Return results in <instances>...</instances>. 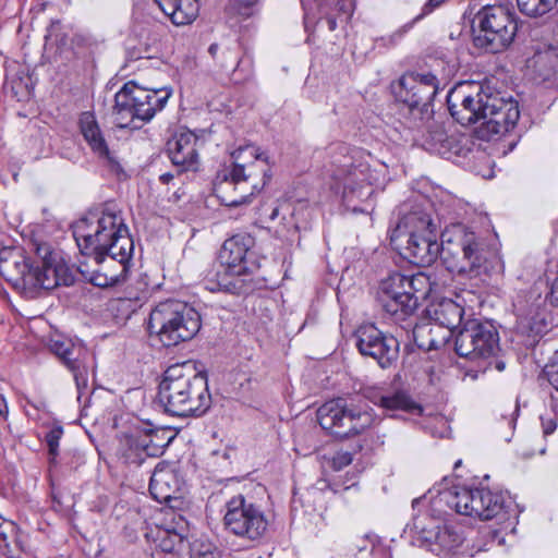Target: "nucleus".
I'll return each mask as SVG.
<instances>
[{
    "mask_svg": "<svg viewBox=\"0 0 558 558\" xmlns=\"http://www.w3.org/2000/svg\"><path fill=\"white\" fill-rule=\"evenodd\" d=\"M353 461V453L349 450L340 449L331 458L330 464L335 471H340L351 464Z\"/></svg>",
    "mask_w": 558,
    "mask_h": 558,
    "instance_id": "obj_42",
    "label": "nucleus"
},
{
    "mask_svg": "<svg viewBox=\"0 0 558 558\" xmlns=\"http://www.w3.org/2000/svg\"><path fill=\"white\" fill-rule=\"evenodd\" d=\"M527 68L533 71L537 83L555 84L558 81V45L538 48L529 60Z\"/></svg>",
    "mask_w": 558,
    "mask_h": 558,
    "instance_id": "obj_25",
    "label": "nucleus"
},
{
    "mask_svg": "<svg viewBox=\"0 0 558 558\" xmlns=\"http://www.w3.org/2000/svg\"><path fill=\"white\" fill-rule=\"evenodd\" d=\"M428 313L440 326L453 329L461 323L464 310L451 299H444L432 305Z\"/></svg>",
    "mask_w": 558,
    "mask_h": 558,
    "instance_id": "obj_32",
    "label": "nucleus"
},
{
    "mask_svg": "<svg viewBox=\"0 0 558 558\" xmlns=\"http://www.w3.org/2000/svg\"><path fill=\"white\" fill-rule=\"evenodd\" d=\"M63 435V428L60 425L53 426L45 436L49 454L54 458L58 454L59 441Z\"/></svg>",
    "mask_w": 558,
    "mask_h": 558,
    "instance_id": "obj_41",
    "label": "nucleus"
},
{
    "mask_svg": "<svg viewBox=\"0 0 558 558\" xmlns=\"http://www.w3.org/2000/svg\"><path fill=\"white\" fill-rule=\"evenodd\" d=\"M317 420L323 429L339 437L360 434L373 424L369 412L348 405L343 399L329 400L320 405Z\"/></svg>",
    "mask_w": 558,
    "mask_h": 558,
    "instance_id": "obj_10",
    "label": "nucleus"
},
{
    "mask_svg": "<svg viewBox=\"0 0 558 558\" xmlns=\"http://www.w3.org/2000/svg\"><path fill=\"white\" fill-rule=\"evenodd\" d=\"M310 24H311L310 14L307 12H305V14H304V25H305L306 29H308Z\"/></svg>",
    "mask_w": 558,
    "mask_h": 558,
    "instance_id": "obj_56",
    "label": "nucleus"
},
{
    "mask_svg": "<svg viewBox=\"0 0 558 558\" xmlns=\"http://www.w3.org/2000/svg\"><path fill=\"white\" fill-rule=\"evenodd\" d=\"M439 82L430 72L403 74L395 87L397 98L409 106L411 110L428 113L430 101L436 96Z\"/></svg>",
    "mask_w": 558,
    "mask_h": 558,
    "instance_id": "obj_13",
    "label": "nucleus"
},
{
    "mask_svg": "<svg viewBox=\"0 0 558 558\" xmlns=\"http://www.w3.org/2000/svg\"><path fill=\"white\" fill-rule=\"evenodd\" d=\"M242 274L232 272L220 260L208 268L203 278V286L210 292L239 294L243 290Z\"/></svg>",
    "mask_w": 558,
    "mask_h": 558,
    "instance_id": "obj_26",
    "label": "nucleus"
},
{
    "mask_svg": "<svg viewBox=\"0 0 558 558\" xmlns=\"http://www.w3.org/2000/svg\"><path fill=\"white\" fill-rule=\"evenodd\" d=\"M201 329V315L189 304L167 300L150 312L147 330L166 347L177 345L193 339Z\"/></svg>",
    "mask_w": 558,
    "mask_h": 558,
    "instance_id": "obj_6",
    "label": "nucleus"
},
{
    "mask_svg": "<svg viewBox=\"0 0 558 558\" xmlns=\"http://www.w3.org/2000/svg\"><path fill=\"white\" fill-rule=\"evenodd\" d=\"M225 509L223 523L233 535L255 542L266 534L268 521L265 513L244 496L232 497L227 501Z\"/></svg>",
    "mask_w": 558,
    "mask_h": 558,
    "instance_id": "obj_11",
    "label": "nucleus"
},
{
    "mask_svg": "<svg viewBox=\"0 0 558 558\" xmlns=\"http://www.w3.org/2000/svg\"><path fill=\"white\" fill-rule=\"evenodd\" d=\"M549 301L554 306L558 307V278L554 281L551 286Z\"/></svg>",
    "mask_w": 558,
    "mask_h": 558,
    "instance_id": "obj_49",
    "label": "nucleus"
},
{
    "mask_svg": "<svg viewBox=\"0 0 558 558\" xmlns=\"http://www.w3.org/2000/svg\"><path fill=\"white\" fill-rule=\"evenodd\" d=\"M426 500L430 507V515L438 521L442 520L449 510L481 520L505 518L511 505L502 493L466 486H452L437 490V494L430 490L429 496L414 499L413 507Z\"/></svg>",
    "mask_w": 558,
    "mask_h": 558,
    "instance_id": "obj_5",
    "label": "nucleus"
},
{
    "mask_svg": "<svg viewBox=\"0 0 558 558\" xmlns=\"http://www.w3.org/2000/svg\"><path fill=\"white\" fill-rule=\"evenodd\" d=\"M158 400L172 415H202L211 403L207 377L192 361L171 365L159 384Z\"/></svg>",
    "mask_w": 558,
    "mask_h": 558,
    "instance_id": "obj_4",
    "label": "nucleus"
},
{
    "mask_svg": "<svg viewBox=\"0 0 558 558\" xmlns=\"http://www.w3.org/2000/svg\"><path fill=\"white\" fill-rule=\"evenodd\" d=\"M198 137L191 131H179L167 142V151L179 172L198 171Z\"/></svg>",
    "mask_w": 558,
    "mask_h": 558,
    "instance_id": "obj_21",
    "label": "nucleus"
},
{
    "mask_svg": "<svg viewBox=\"0 0 558 558\" xmlns=\"http://www.w3.org/2000/svg\"><path fill=\"white\" fill-rule=\"evenodd\" d=\"M361 542L363 543L362 545L361 544H356L353 548H351V550H353V549H356L359 551L363 550L365 548V539L362 538Z\"/></svg>",
    "mask_w": 558,
    "mask_h": 558,
    "instance_id": "obj_54",
    "label": "nucleus"
},
{
    "mask_svg": "<svg viewBox=\"0 0 558 558\" xmlns=\"http://www.w3.org/2000/svg\"><path fill=\"white\" fill-rule=\"evenodd\" d=\"M0 415L7 420L9 415V407L7 399L3 395H0Z\"/></svg>",
    "mask_w": 558,
    "mask_h": 558,
    "instance_id": "obj_50",
    "label": "nucleus"
},
{
    "mask_svg": "<svg viewBox=\"0 0 558 558\" xmlns=\"http://www.w3.org/2000/svg\"><path fill=\"white\" fill-rule=\"evenodd\" d=\"M191 558H223L222 553L215 546L202 544L199 548L195 549Z\"/></svg>",
    "mask_w": 558,
    "mask_h": 558,
    "instance_id": "obj_44",
    "label": "nucleus"
},
{
    "mask_svg": "<svg viewBox=\"0 0 558 558\" xmlns=\"http://www.w3.org/2000/svg\"><path fill=\"white\" fill-rule=\"evenodd\" d=\"M153 434L144 436L137 434H124L119 439L118 456L123 460L124 463L140 465L146 456L153 454L149 452L150 444L153 439L148 440V437Z\"/></svg>",
    "mask_w": 558,
    "mask_h": 558,
    "instance_id": "obj_28",
    "label": "nucleus"
},
{
    "mask_svg": "<svg viewBox=\"0 0 558 558\" xmlns=\"http://www.w3.org/2000/svg\"><path fill=\"white\" fill-rule=\"evenodd\" d=\"M404 282L403 274L392 272L379 282L377 290L378 303L396 319H403L415 312V298L409 294Z\"/></svg>",
    "mask_w": 558,
    "mask_h": 558,
    "instance_id": "obj_16",
    "label": "nucleus"
},
{
    "mask_svg": "<svg viewBox=\"0 0 558 558\" xmlns=\"http://www.w3.org/2000/svg\"><path fill=\"white\" fill-rule=\"evenodd\" d=\"M448 136L444 128L439 124L428 126V131L424 141V146L430 151L442 153V148H447Z\"/></svg>",
    "mask_w": 558,
    "mask_h": 558,
    "instance_id": "obj_39",
    "label": "nucleus"
},
{
    "mask_svg": "<svg viewBox=\"0 0 558 558\" xmlns=\"http://www.w3.org/2000/svg\"><path fill=\"white\" fill-rule=\"evenodd\" d=\"M497 367H498V369H502V368H504V365L498 364V366H497Z\"/></svg>",
    "mask_w": 558,
    "mask_h": 558,
    "instance_id": "obj_59",
    "label": "nucleus"
},
{
    "mask_svg": "<svg viewBox=\"0 0 558 558\" xmlns=\"http://www.w3.org/2000/svg\"><path fill=\"white\" fill-rule=\"evenodd\" d=\"M233 163V171L231 174H243L244 170L253 165L255 161L263 160L268 162V157L260 151L259 147L247 144L240 146L231 153Z\"/></svg>",
    "mask_w": 558,
    "mask_h": 558,
    "instance_id": "obj_34",
    "label": "nucleus"
},
{
    "mask_svg": "<svg viewBox=\"0 0 558 558\" xmlns=\"http://www.w3.org/2000/svg\"><path fill=\"white\" fill-rule=\"evenodd\" d=\"M51 351L73 374L80 393L88 387L89 352L81 344L70 341L51 340Z\"/></svg>",
    "mask_w": 558,
    "mask_h": 558,
    "instance_id": "obj_18",
    "label": "nucleus"
},
{
    "mask_svg": "<svg viewBox=\"0 0 558 558\" xmlns=\"http://www.w3.org/2000/svg\"><path fill=\"white\" fill-rule=\"evenodd\" d=\"M461 464V460H458L456 463H454V468L457 469L458 466H460Z\"/></svg>",
    "mask_w": 558,
    "mask_h": 558,
    "instance_id": "obj_58",
    "label": "nucleus"
},
{
    "mask_svg": "<svg viewBox=\"0 0 558 558\" xmlns=\"http://www.w3.org/2000/svg\"><path fill=\"white\" fill-rule=\"evenodd\" d=\"M279 215V208L278 207H274L271 209V213L269 214V219L270 220H275Z\"/></svg>",
    "mask_w": 558,
    "mask_h": 558,
    "instance_id": "obj_53",
    "label": "nucleus"
},
{
    "mask_svg": "<svg viewBox=\"0 0 558 558\" xmlns=\"http://www.w3.org/2000/svg\"><path fill=\"white\" fill-rule=\"evenodd\" d=\"M355 338L360 353L373 357L383 368L390 366L399 356L397 338L385 335L372 324L361 326Z\"/></svg>",
    "mask_w": 558,
    "mask_h": 558,
    "instance_id": "obj_15",
    "label": "nucleus"
},
{
    "mask_svg": "<svg viewBox=\"0 0 558 558\" xmlns=\"http://www.w3.org/2000/svg\"><path fill=\"white\" fill-rule=\"evenodd\" d=\"M161 513L160 524L156 526L155 531H150L148 536H151L156 547L161 551L172 553L182 544L186 534L187 522L171 507L163 509Z\"/></svg>",
    "mask_w": 558,
    "mask_h": 558,
    "instance_id": "obj_20",
    "label": "nucleus"
},
{
    "mask_svg": "<svg viewBox=\"0 0 558 558\" xmlns=\"http://www.w3.org/2000/svg\"><path fill=\"white\" fill-rule=\"evenodd\" d=\"M403 256L416 266H430L438 256L441 257V243L437 242L435 233L412 234L407 236Z\"/></svg>",
    "mask_w": 558,
    "mask_h": 558,
    "instance_id": "obj_24",
    "label": "nucleus"
},
{
    "mask_svg": "<svg viewBox=\"0 0 558 558\" xmlns=\"http://www.w3.org/2000/svg\"><path fill=\"white\" fill-rule=\"evenodd\" d=\"M446 0H427L422 9L421 12L411 20V22H414V25L425 19L427 15L433 13L436 9L440 8Z\"/></svg>",
    "mask_w": 558,
    "mask_h": 558,
    "instance_id": "obj_45",
    "label": "nucleus"
},
{
    "mask_svg": "<svg viewBox=\"0 0 558 558\" xmlns=\"http://www.w3.org/2000/svg\"><path fill=\"white\" fill-rule=\"evenodd\" d=\"M161 182L163 184H169L170 180L173 178V177H168V175H165V177H159Z\"/></svg>",
    "mask_w": 558,
    "mask_h": 558,
    "instance_id": "obj_57",
    "label": "nucleus"
},
{
    "mask_svg": "<svg viewBox=\"0 0 558 558\" xmlns=\"http://www.w3.org/2000/svg\"><path fill=\"white\" fill-rule=\"evenodd\" d=\"M558 0H517L519 10L531 17L543 16L553 11Z\"/></svg>",
    "mask_w": 558,
    "mask_h": 558,
    "instance_id": "obj_38",
    "label": "nucleus"
},
{
    "mask_svg": "<svg viewBox=\"0 0 558 558\" xmlns=\"http://www.w3.org/2000/svg\"><path fill=\"white\" fill-rule=\"evenodd\" d=\"M414 27V22H408L396 29L393 33L381 36L375 39V47L377 48H393L396 47L403 37Z\"/></svg>",
    "mask_w": 558,
    "mask_h": 558,
    "instance_id": "obj_40",
    "label": "nucleus"
},
{
    "mask_svg": "<svg viewBox=\"0 0 558 558\" xmlns=\"http://www.w3.org/2000/svg\"><path fill=\"white\" fill-rule=\"evenodd\" d=\"M329 5H335L340 13L345 15V19H349L354 9L353 0H332Z\"/></svg>",
    "mask_w": 558,
    "mask_h": 558,
    "instance_id": "obj_47",
    "label": "nucleus"
},
{
    "mask_svg": "<svg viewBox=\"0 0 558 558\" xmlns=\"http://www.w3.org/2000/svg\"><path fill=\"white\" fill-rule=\"evenodd\" d=\"M487 109L486 119L476 129L478 138L483 141H490L496 135L509 132L520 118L518 101L505 99L499 93L494 92Z\"/></svg>",
    "mask_w": 558,
    "mask_h": 558,
    "instance_id": "obj_14",
    "label": "nucleus"
},
{
    "mask_svg": "<svg viewBox=\"0 0 558 558\" xmlns=\"http://www.w3.org/2000/svg\"><path fill=\"white\" fill-rule=\"evenodd\" d=\"M549 328L548 314L545 308L532 305L526 313L521 314L517 320V329L521 335L533 338L545 333Z\"/></svg>",
    "mask_w": 558,
    "mask_h": 558,
    "instance_id": "obj_31",
    "label": "nucleus"
},
{
    "mask_svg": "<svg viewBox=\"0 0 558 558\" xmlns=\"http://www.w3.org/2000/svg\"><path fill=\"white\" fill-rule=\"evenodd\" d=\"M404 286L410 295L415 298V310L418 301L427 296L430 292L429 277L424 272H417L412 276L404 275Z\"/></svg>",
    "mask_w": 558,
    "mask_h": 558,
    "instance_id": "obj_37",
    "label": "nucleus"
},
{
    "mask_svg": "<svg viewBox=\"0 0 558 558\" xmlns=\"http://www.w3.org/2000/svg\"><path fill=\"white\" fill-rule=\"evenodd\" d=\"M424 517H417L414 520L416 530V541L420 546L435 555H447L453 551L461 544V536L448 526H441L439 522L432 521L425 524Z\"/></svg>",
    "mask_w": 558,
    "mask_h": 558,
    "instance_id": "obj_17",
    "label": "nucleus"
},
{
    "mask_svg": "<svg viewBox=\"0 0 558 558\" xmlns=\"http://www.w3.org/2000/svg\"><path fill=\"white\" fill-rule=\"evenodd\" d=\"M80 126L84 138L89 144L92 149L100 157L106 158L109 162L112 163L111 171L116 172V174H120V172L123 170L121 166L118 162H114L110 157L109 149L101 135L94 114L90 112H83L80 118Z\"/></svg>",
    "mask_w": 558,
    "mask_h": 558,
    "instance_id": "obj_29",
    "label": "nucleus"
},
{
    "mask_svg": "<svg viewBox=\"0 0 558 558\" xmlns=\"http://www.w3.org/2000/svg\"><path fill=\"white\" fill-rule=\"evenodd\" d=\"M475 21L478 32L473 38L474 45L489 53L506 50L518 32L517 14L509 3L483 7L475 15Z\"/></svg>",
    "mask_w": 558,
    "mask_h": 558,
    "instance_id": "obj_8",
    "label": "nucleus"
},
{
    "mask_svg": "<svg viewBox=\"0 0 558 558\" xmlns=\"http://www.w3.org/2000/svg\"><path fill=\"white\" fill-rule=\"evenodd\" d=\"M494 92L478 83H461L447 96V105L452 118L461 125L482 123L486 119Z\"/></svg>",
    "mask_w": 558,
    "mask_h": 558,
    "instance_id": "obj_9",
    "label": "nucleus"
},
{
    "mask_svg": "<svg viewBox=\"0 0 558 558\" xmlns=\"http://www.w3.org/2000/svg\"><path fill=\"white\" fill-rule=\"evenodd\" d=\"M27 404L34 407L36 410L45 409L46 404L44 401H39L37 403L31 401L29 399H26Z\"/></svg>",
    "mask_w": 558,
    "mask_h": 558,
    "instance_id": "obj_52",
    "label": "nucleus"
},
{
    "mask_svg": "<svg viewBox=\"0 0 558 558\" xmlns=\"http://www.w3.org/2000/svg\"><path fill=\"white\" fill-rule=\"evenodd\" d=\"M435 233V227L429 214L421 207L403 214L396 228L390 233V241L397 243L399 240L412 234Z\"/></svg>",
    "mask_w": 558,
    "mask_h": 558,
    "instance_id": "obj_27",
    "label": "nucleus"
},
{
    "mask_svg": "<svg viewBox=\"0 0 558 558\" xmlns=\"http://www.w3.org/2000/svg\"><path fill=\"white\" fill-rule=\"evenodd\" d=\"M73 236L83 255L93 258V269L80 271L95 287L108 288L125 280L134 253V241L120 211L109 207L89 211L73 227Z\"/></svg>",
    "mask_w": 558,
    "mask_h": 558,
    "instance_id": "obj_1",
    "label": "nucleus"
},
{
    "mask_svg": "<svg viewBox=\"0 0 558 558\" xmlns=\"http://www.w3.org/2000/svg\"><path fill=\"white\" fill-rule=\"evenodd\" d=\"M170 92L148 89L130 81L114 96L113 114L119 128L137 129L150 121L167 104Z\"/></svg>",
    "mask_w": 558,
    "mask_h": 558,
    "instance_id": "obj_7",
    "label": "nucleus"
},
{
    "mask_svg": "<svg viewBox=\"0 0 558 558\" xmlns=\"http://www.w3.org/2000/svg\"><path fill=\"white\" fill-rule=\"evenodd\" d=\"M441 259L451 274L476 278L502 269L494 250L484 240L461 223L452 225L441 234Z\"/></svg>",
    "mask_w": 558,
    "mask_h": 558,
    "instance_id": "obj_3",
    "label": "nucleus"
},
{
    "mask_svg": "<svg viewBox=\"0 0 558 558\" xmlns=\"http://www.w3.org/2000/svg\"><path fill=\"white\" fill-rule=\"evenodd\" d=\"M328 31L333 32L337 28V19L332 15H328L325 19Z\"/></svg>",
    "mask_w": 558,
    "mask_h": 558,
    "instance_id": "obj_51",
    "label": "nucleus"
},
{
    "mask_svg": "<svg viewBox=\"0 0 558 558\" xmlns=\"http://www.w3.org/2000/svg\"><path fill=\"white\" fill-rule=\"evenodd\" d=\"M545 374L549 384L558 392V351L555 352L554 357L549 364L545 367Z\"/></svg>",
    "mask_w": 558,
    "mask_h": 558,
    "instance_id": "obj_46",
    "label": "nucleus"
},
{
    "mask_svg": "<svg viewBox=\"0 0 558 558\" xmlns=\"http://www.w3.org/2000/svg\"><path fill=\"white\" fill-rule=\"evenodd\" d=\"M3 521H4V520H2V518H0V524H2V522H3Z\"/></svg>",
    "mask_w": 558,
    "mask_h": 558,
    "instance_id": "obj_60",
    "label": "nucleus"
},
{
    "mask_svg": "<svg viewBox=\"0 0 558 558\" xmlns=\"http://www.w3.org/2000/svg\"><path fill=\"white\" fill-rule=\"evenodd\" d=\"M208 52L222 69H235L239 65L236 44H234L233 47L211 44L208 48Z\"/></svg>",
    "mask_w": 558,
    "mask_h": 558,
    "instance_id": "obj_36",
    "label": "nucleus"
},
{
    "mask_svg": "<svg viewBox=\"0 0 558 558\" xmlns=\"http://www.w3.org/2000/svg\"><path fill=\"white\" fill-rule=\"evenodd\" d=\"M257 177H222V180L215 184L214 191L226 206H239L250 202V198L258 193L264 186V179L254 182Z\"/></svg>",
    "mask_w": 558,
    "mask_h": 558,
    "instance_id": "obj_19",
    "label": "nucleus"
},
{
    "mask_svg": "<svg viewBox=\"0 0 558 558\" xmlns=\"http://www.w3.org/2000/svg\"><path fill=\"white\" fill-rule=\"evenodd\" d=\"M19 533V527L12 521H3L0 524V539L4 543V546H8L9 539H16Z\"/></svg>",
    "mask_w": 558,
    "mask_h": 558,
    "instance_id": "obj_43",
    "label": "nucleus"
},
{
    "mask_svg": "<svg viewBox=\"0 0 558 558\" xmlns=\"http://www.w3.org/2000/svg\"><path fill=\"white\" fill-rule=\"evenodd\" d=\"M240 3L246 5V7H251L253 4H255L258 0H239Z\"/></svg>",
    "mask_w": 558,
    "mask_h": 558,
    "instance_id": "obj_55",
    "label": "nucleus"
},
{
    "mask_svg": "<svg viewBox=\"0 0 558 558\" xmlns=\"http://www.w3.org/2000/svg\"><path fill=\"white\" fill-rule=\"evenodd\" d=\"M542 428L545 436L553 434L557 428V422L554 417H541Z\"/></svg>",
    "mask_w": 558,
    "mask_h": 558,
    "instance_id": "obj_48",
    "label": "nucleus"
},
{
    "mask_svg": "<svg viewBox=\"0 0 558 558\" xmlns=\"http://www.w3.org/2000/svg\"><path fill=\"white\" fill-rule=\"evenodd\" d=\"M331 149L342 157L336 158L333 163L345 169L347 174H366L369 171L367 163H355L357 159H362L364 157V151L362 149L351 148L344 143H338L333 145Z\"/></svg>",
    "mask_w": 558,
    "mask_h": 558,
    "instance_id": "obj_33",
    "label": "nucleus"
},
{
    "mask_svg": "<svg viewBox=\"0 0 558 558\" xmlns=\"http://www.w3.org/2000/svg\"><path fill=\"white\" fill-rule=\"evenodd\" d=\"M182 485L177 470L168 463L160 462L150 477L149 492L157 501L168 504L180 497Z\"/></svg>",
    "mask_w": 558,
    "mask_h": 558,
    "instance_id": "obj_23",
    "label": "nucleus"
},
{
    "mask_svg": "<svg viewBox=\"0 0 558 558\" xmlns=\"http://www.w3.org/2000/svg\"><path fill=\"white\" fill-rule=\"evenodd\" d=\"M458 355L470 360L488 359L499 351V335L489 323L468 322L454 341Z\"/></svg>",
    "mask_w": 558,
    "mask_h": 558,
    "instance_id": "obj_12",
    "label": "nucleus"
},
{
    "mask_svg": "<svg viewBox=\"0 0 558 558\" xmlns=\"http://www.w3.org/2000/svg\"><path fill=\"white\" fill-rule=\"evenodd\" d=\"M32 245L36 255L34 263L29 264L20 254L0 262V271L8 281L21 289L27 298H36L43 291L73 282L70 269L59 252L38 240H34Z\"/></svg>",
    "mask_w": 558,
    "mask_h": 558,
    "instance_id": "obj_2",
    "label": "nucleus"
},
{
    "mask_svg": "<svg viewBox=\"0 0 558 558\" xmlns=\"http://www.w3.org/2000/svg\"><path fill=\"white\" fill-rule=\"evenodd\" d=\"M378 404L387 411H407V412H421L422 408L416 404L408 395L404 392H396L392 395L380 396Z\"/></svg>",
    "mask_w": 558,
    "mask_h": 558,
    "instance_id": "obj_35",
    "label": "nucleus"
},
{
    "mask_svg": "<svg viewBox=\"0 0 558 558\" xmlns=\"http://www.w3.org/2000/svg\"><path fill=\"white\" fill-rule=\"evenodd\" d=\"M254 239L248 233H238L227 239L218 254V260L227 265L232 272L245 275L251 271L247 262Z\"/></svg>",
    "mask_w": 558,
    "mask_h": 558,
    "instance_id": "obj_22",
    "label": "nucleus"
},
{
    "mask_svg": "<svg viewBox=\"0 0 558 558\" xmlns=\"http://www.w3.org/2000/svg\"><path fill=\"white\" fill-rule=\"evenodd\" d=\"M159 9L174 25H189L198 16V0H155Z\"/></svg>",
    "mask_w": 558,
    "mask_h": 558,
    "instance_id": "obj_30",
    "label": "nucleus"
}]
</instances>
